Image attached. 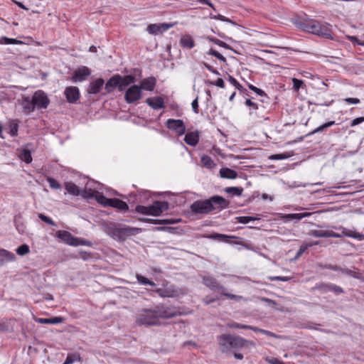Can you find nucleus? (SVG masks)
Masks as SVG:
<instances>
[{"label": "nucleus", "instance_id": "nucleus-14", "mask_svg": "<svg viewBox=\"0 0 364 364\" xmlns=\"http://www.w3.org/2000/svg\"><path fill=\"white\" fill-rule=\"evenodd\" d=\"M121 75H113L105 84V89L107 93H110L114 91V89L118 88L119 90Z\"/></svg>", "mask_w": 364, "mask_h": 364}, {"label": "nucleus", "instance_id": "nucleus-63", "mask_svg": "<svg viewBox=\"0 0 364 364\" xmlns=\"http://www.w3.org/2000/svg\"><path fill=\"white\" fill-rule=\"evenodd\" d=\"M215 291H217L218 292H219L220 294H221L222 295L225 296V294H228V293L226 291V289L225 287H223V285L220 284L219 283L218 284L215 289H214Z\"/></svg>", "mask_w": 364, "mask_h": 364}, {"label": "nucleus", "instance_id": "nucleus-35", "mask_svg": "<svg viewBox=\"0 0 364 364\" xmlns=\"http://www.w3.org/2000/svg\"><path fill=\"white\" fill-rule=\"evenodd\" d=\"M331 283H319L316 284L312 290H318L321 293H327L330 291V287Z\"/></svg>", "mask_w": 364, "mask_h": 364}, {"label": "nucleus", "instance_id": "nucleus-9", "mask_svg": "<svg viewBox=\"0 0 364 364\" xmlns=\"http://www.w3.org/2000/svg\"><path fill=\"white\" fill-rule=\"evenodd\" d=\"M169 204L166 201H155L152 205H149V215L159 216L164 211L168 209Z\"/></svg>", "mask_w": 364, "mask_h": 364}, {"label": "nucleus", "instance_id": "nucleus-53", "mask_svg": "<svg viewBox=\"0 0 364 364\" xmlns=\"http://www.w3.org/2000/svg\"><path fill=\"white\" fill-rule=\"evenodd\" d=\"M209 40L210 41H212L213 43H214L215 44L220 46V47H223V48H229L230 46L225 42L218 39V38H209Z\"/></svg>", "mask_w": 364, "mask_h": 364}, {"label": "nucleus", "instance_id": "nucleus-7", "mask_svg": "<svg viewBox=\"0 0 364 364\" xmlns=\"http://www.w3.org/2000/svg\"><path fill=\"white\" fill-rule=\"evenodd\" d=\"M56 235L59 239H60L61 240H63L69 245L77 246L80 245H87L86 241L73 237L70 232L66 230H58L56 232Z\"/></svg>", "mask_w": 364, "mask_h": 364}, {"label": "nucleus", "instance_id": "nucleus-16", "mask_svg": "<svg viewBox=\"0 0 364 364\" xmlns=\"http://www.w3.org/2000/svg\"><path fill=\"white\" fill-rule=\"evenodd\" d=\"M90 74V70L86 66H82L75 70L73 78L75 81L82 82L85 80Z\"/></svg>", "mask_w": 364, "mask_h": 364}, {"label": "nucleus", "instance_id": "nucleus-64", "mask_svg": "<svg viewBox=\"0 0 364 364\" xmlns=\"http://www.w3.org/2000/svg\"><path fill=\"white\" fill-rule=\"evenodd\" d=\"M362 122H364V117H357L350 122V126L355 127Z\"/></svg>", "mask_w": 364, "mask_h": 364}, {"label": "nucleus", "instance_id": "nucleus-54", "mask_svg": "<svg viewBox=\"0 0 364 364\" xmlns=\"http://www.w3.org/2000/svg\"><path fill=\"white\" fill-rule=\"evenodd\" d=\"M136 212L143 214V215H149V208L148 206L144 205H137L135 208Z\"/></svg>", "mask_w": 364, "mask_h": 364}, {"label": "nucleus", "instance_id": "nucleus-30", "mask_svg": "<svg viewBox=\"0 0 364 364\" xmlns=\"http://www.w3.org/2000/svg\"><path fill=\"white\" fill-rule=\"evenodd\" d=\"M311 213L305 212V213H291V214H287L284 216V218H285L287 220H300L302 218L309 217L311 215Z\"/></svg>", "mask_w": 364, "mask_h": 364}, {"label": "nucleus", "instance_id": "nucleus-43", "mask_svg": "<svg viewBox=\"0 0 364 364\" xmlns=\"http://www.w3.org/2000/svg\"><path fill=\"white\" fill-rule=\"evenodd\" d=\"M96 191H97L95 190L85 188L81 191L80 196L86 199L95 198L93 196L95 194Z\"/></svg>", "mask_w": 364, "mask_h": 364}, {"label": "nucleus", "instance_id": "nucleus-41", "mask_svg": "<svg viewBox=\"0 0 364 364\" xmlns=\"http://www.w3.org/2000/svg\"><path fill=\"white\" fill-rule=\"evenodd\" d=\"M136 279L139 284H143V285H149V286H151V287H154L156 285L154 282L148 279L146 277H145L142 275H140V274H136Z\"/></svg>", "mask_w": 364, "mask_h": 364}, {"label": "nucleus", "instance_id": "nucleus-12", "mask_svg": "<svg viewBox=\"0 0 364 364\" xmlns=\"http://www.w3.org/2000/svg\"><path fill=\"white\" fill-rule=\"evenodd\" d=\"M308 234L309 235L315 237H342L341 235H339V233L335 232L332 230H312Z\"/></svg>", "mask_w": 364, "mask_h": 364}, {"label": "nucleus", "instance_id": "nucleus-17", "mask_svg": "<svg viewBox=\"0 0 364 364\" xmlns=\"http://www.w3.org/2000/svg\"><path fill=\"white\" fill-rule=\"evenodd\" d=\"M146 103L154 109L164 107V100L161 97H149L146 100Z\"/></svg>", "mask_w": 364, "mask_h": 364}, {"label": "nucleus", "instance_id": "nucleus-6", "mask_svg": "<svg viewBox=\"0 0 364 364\" xmlns=\"http://www.w3.org/2000/svg\"><path fill=\"white\" fill-rule=\"evenodd\" d=\"M142 97L141 87L139 85H131L124 93V100L127 104H132Z\"/></svg>", "mask_w": 364, "mask_h": 364}, {"label": "nucleus", "instance_id": "nucleus-11", "mask_svg": "<svg viewBox=\"0 0 364 364\" xmlns=\"http://www.w3.org/2000/svg\"><path fill=\"white\" fill-rule=\"evenodd\" d=\"M212 206H215V210H222L230 206V202L220 196H213L208 198Z\"/></svg>", "mask_w": 364, "mask_h": 364}, {"label": "nucleus", "instance_id": "nucleus-37", "mask_svg": "<svg viewBox=\"0 0 364 364\" xmlns=\"http://www.w3.org/2000/svg\"><path fill=\"white\" fill-rule=\"evenodd\" d=\"M201 163L205 167L210 169L213 168L215 166L213 160L207 155H204L201 157Z\"/></svg>", "mask_w": 364, "mask_h": 364}, {"label": "nucleus", "instance_id": "nucleus-59", "mask_svg": "<svg viewBox=\"0 0 364 364\" xmlns=\"http://www.w3.org/2000/svg\"><path fill=\"white\" fill-rule=\"evenodd\" d=\"M156 292L161 297H171V296H173L172 294H171L169 291H168L166 289H158L156 290Z\"/></svg>", "mask_w": 364, "mask_h": 364}, {"label": "nucleus", "instance_id": "nucleus-34", "mask_svg": "<svg viewBox=\"0 0 364 364\" xmlns=\"http://www.w3.org/2000/svg\"><path fill=\"white\" fill-rule=\"evenodd\" d=\"M23 107L25 110H27L28 112L34 111L36 109L34 103L33 102V99H30L26 97L23 99V102L22 104Z\"/></svg>", "mask_w": 364, "mask_h": 364}, {"label": "nucleus", "instance_id": "nucleus-49", "mask_svg": "<svg viewBox=\"0 0 364 364\" xmlns=\"http://www.w3.org/2000/svg\"><path fill=\"white\" fill-rule=\"evenodd\" d=\"M225 296L230 299H232V300H234L236 301H247V299L244 298L242 296L232 294H230V293H228V294H225Z\"/></svg>", "mask_w": 364, "mask_h": 364}, {"label": "nucleus", "instance_id": "nucleus-2", "mask_svg": "<svg viewBox=\"0 0 364 364\" xmlns=\"http://www.w3.org/2000/svg\"><path fill=\"white\" fill-rule=\"evenodd\" d=\"M219 343L223 353L235 352L243 348L255 346V342L231 334L221 335L220 336Z\"/></svg>", "mask_w": 364, "mask_h": 364}, {"label": "nucleus", "instance_id": "nucleus-26", "mask_svg": "<svg viewBox=\"0 0 364 364\" xmlns=\"http://www.w3.org/2000/svg\"><path fill=\"white\" fill-rule=\"evenodd\" d=\"M64 321V318L61 316H55L51 318H39L37 319V322L42 324H58L61 323Z\"/></svg>", "mask_w": 364, "mask_h": 364}, {"label": "nucleus", "instance_id": "nucleus-1", "mask_svg": "<svg viewBox=\"0 0 364 364\" xmlns=\"http://www.w3.org/2000/svg\"><path fill=\"white\" fill-rule=\"evenodd\" d=\"M177 315V311L170 306L160 304L152 309H143L136 315V322L139 326H156L160 318H173Z\"/></svg>", "mask_w": 364, "mask_h": 364}, {"label": "nucleus", "instance_id": "nucleus-19", "mask_svg": "<svg viewBox=\"0 0 364 364\" xmlns=\"http://www.w3.org/2000/svg\"><path fill=\"white\" fill-rule=\"evenodd\" d=\"M156 84V79L154 77H149L141 80L140 87H141V90L153 91Z\"/></svg>", "mask_w": 364, "mask_h": 364}, {"label": "nucleus", "instance_id": "nucleus-23", "mask_svg": "<svg viewBox=\"0 0 364 364\" xmlns=\"http://www.w3.org/2000/svg\"><path fill=\"white\" fill-rule=\"evenodd\" d=\"M136 82V78L134 76L132 75H128L125 76H121V80H119L120 87L119 92H122L124 90L125 87L134 84Z\"/></svg>", "mask_w": 364, "mask_h": 364}, {"label": "nucleus", "instance_id": "nucleus-50", "mask_svg": "<svg viewBox=\"0 0 364 364\" xmlns=\"http://www.w3.org/2000/svg\"><path fill=\"white\" fill-rule=\"evenodd\" d=\"M330 291L333 292L336 295H338L343 293V289L336 284H331Z\"/></svg>", "mask_w": 364, "mask_h": 364}, {"label": "nucleus", "instance_id": "nucleus-31", "mask_svg": "<svg viewBox=\"0 0 364 364\" xmlns=\"http://www.w3.org/2000/svg\"><path fill=\"white\" fill-rule=\"evenodd\" d=\"M203 284L208 288L212 290L215 289L218 282L217 280L210 277H203Z\"/></svg>", "mask_w": 364, "mask_h": 364}, {"label": "nucleus", "instance_id": "nucleus-3", "mask_svg": "<svg viewBox=\"0 0 364 364\" xmlns=\"http://www.w3.org/2000/svg\"><path fill=\"white\" fill-rule=\"evenodd\" d=\"M295 24L301 31L326 38H332L331 26L328 23L310 19L306 21L299 20L295 22Z\"/></svg>", "mask_w": 364, "mask_h": 364}, {"label": "nucleus", "instance_id": "nucleus-61", "mask_svg": "<svg viewBox=\"0 0 364 364\" xmlns=\"http://www.w3.org/2000/svg\"><path fill=\"white\" fill-rule=\"evenodd\" d=\"M173 24H172V23H159L160 33H162L163 32L166 31L167 30H168L169 28L173 27Z\"/></svg>", "mask_w": 364, "mask_h": 364}, {"label": "nucleus", "instance_id": "nucleus-44", "mask_svg": "<svg viewBox=\"0 0 364 364\" xmlns=\"http://www.w3.org/2000/svg\"><path fill=\"white\" fill-rule=\"evenodd\" d=\"M208 55H211L217 58L218 60L223 63H226V58L221 55L220 53H218L217 50H215L213 48H210V50L207 53Z\"/></svg>", "mask_w": 364, "mask_h": 364}, {"label": "nucleus", "instance_id": "nucleus-13", "mask_svg": "<svg viewBox=\"0 0 364 364\" xmlns=\"http://www.w3.org/2000/svg\"><path fill=\"white\" fill-rule=\"evenodd\" d=\"M67 101L70 103H75L80 99V92L77 87H68L64 91Z\"/></svg>", "mask_w": 364, "mask_h": 364}, {"label": "nucleus", "instance_id": "nucleus-40", "mask_svg": "<svg viewBox=\"0 0 364 364\" xmlns=\"http://www.w3.org/2000/svg\"><path fill=\"white\" fill-rule=\"evenodd\" d=\"M259 218L252 217V216H238L235 218L237 222L242 224H247L251 221L259 220Z\"/></svg>", "mask_w": 364, "mask_h": 364}, {"label": "nucleus", "instance_id": "nucleus-32", "mask_svg": "<svg viewBox=\"0 0 364 364\" xmlns=\"http://www.w3.org/2000/svg\"><path fill=\"white\" fill-rule=\"evenodd\" d=\"M77 361H81V357L79 353H68L65 362L63 364H73Z\"/></svg>", "mask_w": 364, "mask_h": 364}, {"label": "nucleus", "instance_id": "nucleus-33", "mask_svg": "<svg viewBox=\"0 0 364 364\" xmlns=\"http://www.w3.org/2000/svg\"><path fill=\"white\" fill-rule=\"evenodd\" d=\"M318 245V242H317V241L316 242H314L302 244L300 246L298 252H296L295 258L297 259L299 257H301V255L304 254L309 247L314 246V245Z\"/></svg>", "mask_w": 364, "mask_h": 364}, {"label": "nucleus", "instance_id": "nucleus-45", "mask_svg": "<svg viewBox=\"0 0 364 364\" xmlns=\"http://www.w3.org/2000/svg\"><path fill=\"white\" fill-rule=\"evenodd\" d=\"M16 253L19 255H26L27 253L29 252L30 250H29V247L28 245H26V244H23V245H20L17 249H16Z\"/></svg>", "mask_w": 364, "mask_h": 364}, {"label": "nucleus", "instance_id": "nucleus-55", "mask_svg": "<svg viewBox=\"0 0 364 364\" xmlns=\"http://www.w3.org/2000/svg\"><path fill=\"white\" fill-rule=\"evenodd\" d=\"M38 218L42 221H43L44 223H47V224H49L53 226L55 225V223L50 218H48V216H46L42 213L38 214Z\"/></svg>", "mask_w": 364, "mask_h": 364}, {"label": "nucleus", "instance_id": "nucleus-18", "mask_svg": "<svg viewBox=\"0 0 364 364\" xmlns=\"http://www.w3.org/2000/svg\"><path fill=\"white\" fill-rule=\"evenodd\" d=\"M16 256L14 253L5 250L0 249V266L15 260Z\"/></svg>", "mask_w": 364, "mask_h": 364}, {"label": "nucleus", "instance_id": "nucleus-28", "mask_svg": "<svg viewBox=\"0 0 364 364\" xmlns=\"http://www.w3.org/2000/svg\"><path fill=\"white\" fill-rule=\"evenodd\" d=\"M199 140V136L197 132L187 133L184 137L185 142L190 146H196Z\"/></svg>", "mask_w": 364, "mask_h": 364}, {"label": "nucleus", "instance_id": "nucleus-60", "mask_svg": "<svg viewBox=\"0 0 364 364\" xmlns=\"http://www.w3.org/2000/svg\"><path fill=\"white\" fill-rule=\"evenodd\" d=\"M173 24H172V23H159L160 33H162L163 32L166 31L167 30H168L169 28L173 27Z\"/></svg>", "mask_w": 364, "mask_h": 364}, {"label": "nucleus", "instance_id": "nucleus-29", "mask_svg": "<svg viewBox=\"0 0 364 364\" xmlns=\"http://www.w3.org/2000/svg\"><path fill=\"white\" fill-rule=\"evenodd\" d=\"M93 196H95V199L96 200V201L98 203L103 205L104 207L109 206V204L112 200V198H106L102 193H100L97 191H96L95 194Z\"/></svg>", "mask_w": 364, "mask_h": 364}, {"label": "nucleus", "instance_id": "nucleus-46", "mask_svg": "<svg viewBox=\"0 0 364 364\" xmlns=\"http://www.w3.org/2000/svg\"><path fill=\"white\" fill-rule=\"evenodd\" d=\"M47 181L53 189H60L61 188V185L53 178L48 177Z\"/></svg>", "mask_w": 364, "mask_h": 364}, {"label": "nucleus", "instance_id": "nucleus-24", "mask_svg": "<svg viewBox=\"0 0 364 364\" xmlns=\"http://www.w3.org/2000/svg\"><path fill=\"white\" fill-rule=\"evenodd\" d=\"M64 186L65 190L69 193L70 194L78 196H80L81 191L78 186L75 185L74 183L71 181H68L64 183Z\"/></svg>", "mask_w": 364, "mask_h": 364}, {"label": "nucleus", "instance_id": "nucleus-22", "mask_svg": "<svg viewBox=\"0 0 364 364\" xmlns=\"http://www.w3.org/2000/svg\"><path fill=\"white\" fill-rule=\"evenodd\" d=\"M141 221L149 223L152 224H158V225H170V224H176L178 222V220L175 219H164V220H159V219H151V218H141Z\"/></svg>", "mask_w": 364, "mask_h": 364}, {"label": "nucleus", "instance_id": "nucleus-48", "mask_svg": "<svg viewBox=\"0 0 364 364\" xmlns=\"http://www.w3.org/2000/svg\"><path fill=\"white\" fill-rule=\"evenodd\" d=\"M248 87L250 90L253 91L254 92H255L259 96H261V97L264 96V97H267L266 93L262 90L257 88L255 85H253L252 84H249Z\"/></svg>", "mask_w": 364, "mask_h": 364}, {"label": "nucleus", "instance_id": "nucleus-51", "mask_svg": "<svg viewBox=\"0 0 364 364\" xmlns=\"http://www.w3.org/2000/svg\"><path fill=\"white\" fill-rule=\"evenodd\" d=\"M293 82V87L296 91H299V90L304 85V82L301 80H299L297 78H292Z\"/></svg>", "mask_w": 364, "mask_h": 364}, {"label": "nucleus", "instance_id": "nucleus-58", "mask_svg": "<svg viewBox=\"0 0 364 364\" xmlns=\"http://www.w3.org/2000/svg\"><path fill=\"white\" fill-rule=\"evenodd\" d=\"M228 326L230 328H242V329H248V328H249L248 327L249 325L241 324V323H236V322H232V323H228Z\"/></svg>", "mask_w": 364, "mask_h": 364}, {"label": "nucleus", "instance_id": "nucleus-20", "mask_svg": "<svg viewBox=\"0 0 364 364\" xmlns=\"http://www.w3.org/2000/svg\"><path fill=\"white\" fill-rule=\"evenodd\" d=\"M109 207L114 208L122 212H125L129 210L127 203L118 198H112Z\"/></svg>", "mask_w": 364, "mask_h": 364}, {"label": "nucleus", "instance_id": "nucleus-5", "mask_svg": "<svg viewBox=\"0 0 364 364\" xmlns=\"http://www.w3.org/2000/svg\"><path fill=\"white\" fill-rule=\"evenodd\" d=\"M190 208L194 214L206 215L215 210V206H212L209 199L194 201Z\"/></svg>", "mask_w": 364, "mask_h": 364}, {"label": "nucleus", "instance_id": "nucleus-38", "mask_svg": "<svg viewBox=\"0 0 364 364\" xmlns=\"http://www.w3.org/2000/svg\"><path fill=\"white\" fill-rule=\"evenodd\" d=\"M225 191L228 194L240 196L242 193L243 188L241 187H227Z\"/></svg>", "mask_w": 364, "mask_h": 364}, {"label": "nucleus", "instance_id": "nucleus-52", "mask_svg": "<svg viewBox=\"0 0 364 364\" xmlns=\"http://www.w3.org/2000/svg\"><path fill=\"white\" fill-rule=\"evenodd\" d=\"M343 274L350 275L351 277H353L355 278H358V276L357 275V273L351 269H344L340 267V270L338 271Z\"/></svg>", "mask_w": 364, "mask_h": 364}, {"label": "nucleus", "instance_id": "nucleus-36", "mask_svg": "<svg viewBox=\"0 0 364 364\" xmlns=\"http://www.w3.org/2000/svg\"><path fill=\"white\" fill-rule=\"evenodd\" d=\"M19 158L26 164H30L32 161L31 151L28 149H23L21 151Z\"/></svg>", "mask_w": 364, "mask_h": 364}, {"label": "nucleus", "instance_id": "nucleus-27", "mask_svg": "<svg viewBox=\"0 0 364 364\" xmlns=\"http://www.w3.org/2000/svg\"><path fill=\"white\" fill-rule=\"evenodd\" d=\"M220 176L223 178L235 179L237 177V173L229 168H222L220 170Z\"/></svg>", "mask_w": 364, "mask_h": 364}, {"label": "nucleus", "instance_id": "nucleus-4", "mask_svg": "<svg viewBox=\"0 0 364 364\" xmlns=\"http://www.w3.org/2000/svg\"><path fill=\"white\" fill-rule=\"evenodd\" d=\"M141 229L129 226H115L109 229V235L114 240L124 241L128 237L136 235Z\"/></svg>", "mask_w": 364, "mask_h": 364}, {"label": "nucleus", "instance_id": "nucleus-10", "mask_svg": "<svg viewBox=\"0 0 364 364\" xmlns=\"http://www.w3.org/2000/svg\"><path fill=\"white\" fill-rule=\"evenodd\" d=\"M166 127L176 132L179 136L184 134L186 132V126L181 119H168L166 121Z\"/></svg>", "mask_w": 364, "mask_h": 364}, {"label": "nucleus", "instance_id": "nucleus-39", "mask_svg": "<svg viewBox=\"0 0 364 364\" xmlns=\"http://www.w3.org/2000/svg\"><path fill=\"white\" fill-rule=\"evenodd\" d=\"M335 124V122L334 121H329L326 123H324L322 125L319 126L318 127H317L316 129H315L314 130H313L311 132H310L309 134V135H312V134H314L316 133H318V132H321L322 131H323L325 129H327L333 125Z\"/></svg>", "mask_w": 364, "mask_h": 364}, {"label": "nucleus", "instance_id": "nucleus-8", "mask_svg": "<svg viewBox=\"0 0 364 364\" xmlns=\"http://www.w3.org/2000/svg\"><path fill=\"white\" fill-rule=\"evenodd\" d=\"M33 102L36 109H46L50 104V100L43 90H37L34 92Z\"/></svg>", "mask_w": 364, "mask_h": 364}, {"label": "nucleus", "instance_id": "nucleus-47", "mask_svg": "<svg viewBox=\"0 0 364 364\" xmlns=\"http://www.w3.org/2000/svg\"><path fill=\"white\" fill-rule=\"evenodd\" d=\"M9 330V323L7 318H3L0 321V331L6 332Z\"/></svg>", "mask_w": 364, "mask_h": 364}, {"label": "nucleus", "instance_id": "nucleus-56", "mask_svg": "<svg viewBox=\"0 0 364 364\" xmlns=\"http://www.w3.org/2000/svg\"><path fill=\"white\" fill-rule=\"evenodd\" d=\"M228 80L235 87L236 89L240 90L242 89V86L238 82V81L231 75H228Z\"/></svg>", "mask_w": 364, "mask_h": 364}, {"label": "nucleus", "instance_id": "nucleus-42", "mask_svg": "<svg viewBox=\"0 0 364 364\" xmlns=\"http://www.w3.org/2000/svg\"><path fill=\"white\" fill-rule=\"evenodd\" d=\"M147 31L152 35H157L160 33L159 24L152 23L147 26Z\"/></svg>", "mask_w": 364, "mask_h": 364}, {"label": "nucleus", "instance_id": "nucleus-25", "mask_svg": "<svg viewBox=\"0 0 364 364\" xmlns=\"http://www.w3.org/2000/svg\"><path fill=\"white\" fill-rule=\"evenodd\" d=\"M339 229H341L342 230V233L341 234L342 235V237L343 236H346V237L357 239L358 240H364V235L363 234H361V233H359V232H352V231L348 230V229H346V228H343V227H341V228H339Z\"/></svg>", "mask_w": 364, "mask_h": 364}, {"label": "nucleus", "instance_id": "nucleus-62", "mask_svg": "<svg viewBox=\"0 0 364 364\" xmlns=\"http://www.w3.org/2000/svg\"><path fill=\"white\" fill-rule=\"evenodd\" d=\"M348 39L353 43L364 46V41L358 39L356 36H348Z\"/></svg>", "mask_w": 364, "mask_h": 364}, {"label": "nucleus", "instance_id": "nucleus-15", "mask_svg": "<svg viewBox=\"0 0 364 364\" xmlns=\"http://www.w3.org/2000/svg\"><path fill=\"white\" fill-rule=\"evenodd\" d=\"M105 81L102 78H97L92 81L87 87V92L92 95L98 94L103 87Z\"/></svg>", "mask_w": 364, "mask_h": 364}, {"label": "nucleus", "instance_id": "nucleus-57", "mask_svg": "<svg viewBox=\"0 0 364 364\" xmlns=\"http://www.w3.org/2000/svg\"><path fill=\"white\" fill-rule=\"evenodd\" d=\"M0 42L1 43H5V44H16L17 43H21V41H19L16 39L9 38L7 37H2Z\"/></svg>", "mask_w": 364, "mask_h": 364}, {"label": "nucleus", "instance_id": "nucleus-21", "mask_svg": "<svg viewBox=\"0 0 364 364\" xmlns=\"http://www.w3.org/2000/svg\"><path fill=\"white\" fill-rule=\"evenodd\" d=\"M180 46L186 49H191L195 46V41L191 36L188 34L183 35L179 41Z\"/></svg>", "mask_w": 364, "mask_h": 364}]
</instances>
